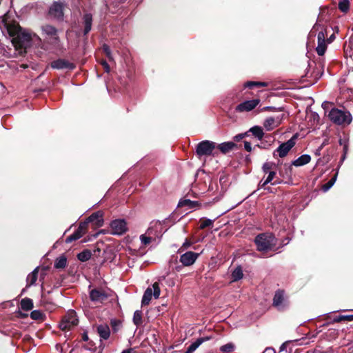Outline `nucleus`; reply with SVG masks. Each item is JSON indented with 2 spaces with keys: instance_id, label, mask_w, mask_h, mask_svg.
<instances>
[{
  "instance_id": "f257e3e1",
  "label": "nucleus",
  "mask_w": 353,
  "mask_h": 353,
  "mask_svg": "<svg viewBox=\"0 0 353 353\" xmlns=\"http://www.w3.org/2000/svg\"><path fill=\"white\" fill-rule=\"evenodd\" d=\"M325 12H327V8H321V12L317 21L310 32V34H314L315 32L319 31L317 37L318 46L316 48V51L319 56H323L327 50L326 37L327 36V31L325 23L327 22V19H325Z\"/></svg>"
},
{
  "instance_id": "f03ea898",
  "label": "nucleus",
  "mask_w": 353,
  "mask_h": 353,
  "mask_svg": "<svg viewBox=\"0 0 353 353\" xmlns=\"http://www.w3.org/2000/svg\"><path fill=\"white\" fill-rule=\"evenodd\" d=\"M8 32L12 37V43L16 50H26L32 41L31 35L26 32L17 23L8 26Z\"/></svg>"
},
{
  "instance_id": "7ed1b4c3",
  "label": "nucleus",
  "mask_w": 353,
  "mask_h": 353,
  "mask_svg": "<svg viewBox=\"0 0 353 353\" xmlns=\"http://www.w3.org/2000/svg\"><path fill=\"white\" fill-rule=\"evenodd\" d=\"M277 239L272 233H261L254 239L257 250L265 252L273 250L276 245Z\"/></svg>"
},
{
  "instance_id": "20e7f679",
  "label": "nucleus",
  "mask_w": 353,
  "mask_h": 353,
  "mask_svg": "<svg viewBox=\"0 0 353 353\" xmlns=\"http://www.w3.org/2000/svg\"><path fill=\"white\" fill-rule=\"evenodd\" d=\"M329 119L336 125H348L352 121V114L349 111L332 108L329 114Z\"/></svg>"
},
{
  "instance_id": "39448f33",
  "label": "nucleus",
  "mask_w": 353,
  "mask_h": 353,
  "mask_svg": "<svg viewBox=\"0 0 353 353\" xmlns=\"http://www.w3.org/2000/svg\"><path fill=\"white\" fill-rule=\"evenodd\" d=\"M272 305L279 312H284L289 307V296L284 290L279 289L275 292Z\"/></svg>"
},
{
  "instance_id": "423d86ee",
  "label": "nucleus",
  "mask_w": 353,
  "mask_h": 353,
  "mask_svg": "<svg viewBox=\"0 0 353 353\" xmlns=\"http://www.w3.org/2000/svg\"><path fill=\"white\" fill-rule=\"evenodd\" d=\"M216 148V143L209 140L199 142L196 146V154L200 158L203 156H218L217 152H214Z\"/></svg>"
},
{
  "instance_id": "0eeeda50",
  "label": "nucleus",
  "mask_w": 353,
  "mask_h": 353,
  "mask_svg": "<svg viewBox=\"0 0 353 353\" xmlns=\"http://www.w3.org/2000/svg\"><path fill=\"white\" fill-rule=\"evenodd\" d=\"M79 320L74 310H70L63 316L60 323L59 328L61 330H70L74 326L77 325Z\"/></svg>"
},
{
  "instance_id": "6e6552de",
  "label": "nucleus",
  "mask_w": 353,
  "mask_h": 353,
  "mask_svg": "<svg viewBox=\"0 0 353 353\" xmlns=\"http://www.w3.org/2000/svg\"><path fill=\"white\" fill-rule=\"evenodd\" d=\"M298 134H294L291 139L286 142L281 143L273 152L274 157L279 156L281 158L286 157L290 150L295 145Z\"/></svg>"
},
{
  "instance_id": "1a4fd4ad",
  "label": "nucleus",
  "mask_w": 353,
  "mask_h": 353,
  "mask_svg": "<svg viewBox=\"0 0 353 353\" xmlns=\"http://www.w3.org/2000/svg\"><path fill=\"white\" fill-rule=\"evenodd\" d=\"M64 4L61 2L54 1L49 8L48 17L57 21H63L64 19Z\"/></svg>"
},
{
  "instance_id": "9d476101",
  "label": "nucleus",
  "mask_w": 353,
  "mask_h": 353,
  "mask_svg": "<svg viewBox=\"0 0 353 353\" xmlns=\"http://www.w3.org/2000/svg\"><path fill=\"white\" fill-rule=\"evenodd\" d=\"M41 30L43 34L49 37L50 44L58 46L60 43L61 41L56 27L50 24H44L41 27Z\"/></svg>"
},
{
  "instance_id": "9b49d317",
  "label": "nucleus",
  "mask_w": 353,
  "mask_h": 353,
  "mask_svg": "<svg viewBox=\"0 0 353 353\" xmlns=\"http://www.w3.org/2000/svg\"><path fill=\"white\" fill-rule=\"evenodd\" d=\"M199 256V253H196L192 251L186 252L180 256L179 261L182 265L176 266L175 270L177 272H179L181 270L183 266H190L193 265L198 259Z\"/></svg>"
},
{
  "instance_id": "f8f14e48",
  "label": "nucleus",
  "mask_w": 353,
  "mask_h": 353,
  "mask_svg": "<svg viewBox=\"0 0 353 353\" xmlns=\"http://www.w3.org/2000/svg\"><path fill=\"white\" fill-rule=\"evenodd\" d=\"M111 234L122 235L128 231L127 223L124 219H115L110 223Z\"/></svg>"
},
{
  "instance_id": "ddd939ff",
  "label": "nucleus",
  "mask_w": 353,
  "mask_h": 353,
  "mask_svg": "<svg viewBox=\"0 0 353 353\" xmlns=\"http://www.w3.org/2000/svg\"><path fill=\"white\" fill-rule=\"evenodd\" d=\"M88 229V227L87 226V223H84L83 221L81 222L73 234L65 239V242L66 243H70L72 241L79 239L87 232Z\"/></svg>"
},
{
  "instance_id": "4468645a",
  "label": "nucleus",
  "mask_w": 353,
  "mask_h": 353,
  "mask_svg": "<svg viewBox=\"0 0 353 353\" xmlns=\"http://www.w3.org/2000/svg\"><path fill=\"white\" fill-rule=\"evenodd\" d=\"M90 299L92 302L103 303L108 298V293L103 288H94L89 292Z\"/></svg>"
},
{
  "instance_id": "2eb2a0df",
  "label": "nucleus",
  "mask_w": 353,
  "mask_h": 353,
  "mask_svg": "<svg viewBox=\"0 0 353 353\" xmlns=\"http://www.w3.org/2000/svg\"><path fill=\"white\" fill-rule=\"evenodd\" d=\"M50 67L57 70L67 69L69 70H73L75 69L76 65L65 59H57L50 63Z\"/></svg>"
},
{
  "instance_id": "dca6fc26",
  "label": "nucleus",
  "mask_w": 353,
  "mask_h": 353,
  "mask_svg": "<svg viewBox=\"0 0 353 353\" xmlns=\"http://www.w3.org/2000/svg\"><path fill=\"white\" fill-rule=\"evenodd\" d=\"M84 223H87V226L88 227V223H92L95 228H100L103 224V212L101 210L93 212L90 216H89Z\"/></svg>"
},
{
  "instance_id": "f3484780",
  "label": "nucleus",
  "mask_w": 353,
  "mask_h": 353,
  "mask_svg": "<svg viewBox=\"0 0 353 353\" xmlns=\"http://www.w3.org/2000/svg\"><path fill=\"white\" fill-rule=\"evenodd\" d=\"M313 63L315 65L313 70L310 72V69H308L305 75V77L311 79L310 80H307L310 83L316 82L323 74V66L321 65L317 66L314 62H313Z\"/></svg>"
},
{
  "instance_id": "a211bd4d",
  "label": "nucleus",
  "mask_w": 353,
  "mask_h": 353,
  "mask_svg": "<svg viewBox=\"0 0 353 353\" xmlns=\"http://www.w3.org/2000/svg\"><path fill=\"white\" fill-rule=\"evenodd\" d=\"M259 103L260 100L259 99L245 101L239 104L235 110L239 112L251 111L254 109Z\"/></svg>"
},
{
  "instance_id": "6ab92c4d",
  "label": "nucleus",
  "mask_w": 353,
  "mask_h": 353,
  "mask_svg": "<svg viewBox=\"0 0 353 353\" xmlns=\"http://www.w3.org/2000/svg\"><path fill=\"white\" fill-rule=\"evenodd\" d=\"M92 15L90 13H85L83 15L81 23L83 26V36H87V34L90 32L92 26Z\"/></svg>"
},
{
  "instance_id": "aec40b11",
  "label": "nucleus",
  "mask_w": 353,
  "mask_h": 353,
  "mask_svg": "<svg viewBox=\"0 0 353 353\" xmlns=\"http://www.w3.org/2000/svg\"><path fill=\"white\" fill-rule=\"evenodd\" d=\"M325 320L327 321V323L323 324L321 327L327 326L330 325L331 323H339L344 321H353V314L350 315H339L335 316L332 320H331L330 316H327L325 317Z\"/></svg>"
},
{
  "instance_id": "412c9836",
  "label": "nucleus",
  "mask_w": 353,
  "mask_h": 353,
  "mask_svg": "<svg viewBox=\"0 0 353 353\" xmlns=\"http://www.w3.org/2000/svg\"><path fill=\"white\" fill-rule=\"evenodd\" d=\"M236 147L237 145L232 141L224 142L220 144L216 143V148L219 149L220 152L223 154H226Z\"/></svg>"
},
{
  "instance_id": "4be33fe9",
  "label": "nucleus",
  "mask_w": 353,
  "mask_h": 353,
  "mask_svg": "<svg viewBox=\"0 0 353 353\" xmlns=\"http://www.w3.org/2000/svg\"><path fill=\"white\" fill-rule=\"evenodd\" d=\"M292 165L284 163L283 167L279 170V174L283 179H290L292 175Z\"/></svg>"
},
{
  "instance_id": "5701e85b",
  "label": "nucleus",
  "mask_w": 353,
  "mask_h": 353,
  "mask_svg": "<svg viewBox=\"0 0 353 353\" xmlns=\"http://www.w3.org/2000/svg\"><path fill=\"white\" fill-rule=\"evenodd\" d=\"M212 336H205L197 339L187 349L185 353H193L203 342L212 339Z\"/></svg>"
},
{
  "instance_id": "b1692460",
  "label": "nucleus",
  "mask_w": 353,
  "mask_h": 353,
  "mask_svg": "<svg viewBox=\"0 0 353 353\" xmlns=\"http://www.w3.org/2000/svg\"><path fill=\"white\" fill-rule=\"evenodd\" d=\"M97 332L99 336L104 340H107L110 335V330L107 324H101L97 327Z\"/></svg>"
},
{
  "instance_id": "393cba45",
  "label": "nucleus",
  "mask_w": 353,
  "mask_h": 353,
  "mask_svg": "<svg viewBox=\"0 0 353 353\" xmlns=\"http://www.w3.org/2000/svg\"><path fill=\"white\" fill-rule=\"evenodd\" d=\"M200 205H201V204L199 203V201H191L190 199H186L180 200L178 203L179 208L188 207V209L195 208Z\"/></svg>"
},
{
  "instance_id": "a878e982",
  "label": "nucleus",
  "mask_w": 353,
  "mask_h": 353,
  "mask_svg": "<svg viewBox=\"0 0 353 353\" xmlns=\"http://www.w3.org/2000/svg\"><path fill=\"white\" fill-rule=\"evenodd\" d=\"M311 161V157L309 154H303L296 160L292 162V165L296 167L303 166Z\"/></svg>"
},
{
  "instance_id": "bb28decb",
  "label": "nucleus",
  "mask_w": 353,
  "mask_h": 353,
  "mask_svg": "<svg viewBox=\"0 0 353 353\" xmlns=\"http://www.w3.org/2000/svg\"><path fill=\"white\" fill-rule=\"evenodd\" d=\"M39 268H36L31 273H30L27 276V287H30L35 283L38 279Z\"/></svg>"
},
{
  "instance_id": "cd10ccee",
  "label": "nucleus",
  "mask_w": 353,
  "mask_h": 353,
  "mask_svg": "<svg viewBox=\"0 0 353 353\" xmlns=\"http://www.w3.org/2000/svg\"><path fill=\"white\" fill-rule=\"evenodd\" d=\"M248 132V133L251 132L252 135L259 140H261L264 136L263 128L258 125L251 128Z\"/></svg>"
},
{
  "instance_id": "c85d7f7f",
  "label": "nucleus",
  "mask_w": 353,
  "mask_h": 353,
  "mask_svg": "<svg viewBox=\"0 0 353 353\" xmlns=\"http://www.w3.org/2000/svg\"><path fill=\"white\" fill-rule=\"evenodd\" d=\"M34 307L33 301L28 297H26L21 301V308L24 311H30Z\"/></svg>"
},
{
  "instance_id": "c756f323",
  "label": "nucleus",
  "mask_w": 353,
  "mask_h": 353,
  "mask_svg": "<svg viewBox=\"0 0 353 353\" xmlns=\"http://www.w3.org/2000/svg\"><path fill=\"white\" fill-rule=\"evenodd\" d=\"M152 297V290L150 288H148L142 297L141 304L142 305H148L150 304Z\"/></svg>"
},
{
  "instance_id": "7c9ffc66",
  "label": "nucleus",
  "mask_w": 353,
  "mask_h": 353,
  "mask_svg": "<svg viewBox=\"0 0 353 353\" xmlns=\"http://www.w3.org/2000/svg\"><path fill=\"white\" fill-rule=\"evenodd\" d=\"M66 265L67 258L64 254H62L61 256L56 259L54 267L56 269H63L66 266Z\"/></svg>"
},
{
  "instance_id": "2f4dec72",
  "label": "nucleus",
  "mask_w": 353,
  "mask_h": 353,
  "mask_svg": "<svg viewBox=\"0 0 353 353\" xmlns=\"http://www.w3.org/2000/svg\"><path fill=\"white\" fill-rule=\"evenodd\" d=\"M232 281L236 282L241 279L243 276L242 268L239 265L232 272Z\"/></svg>"
},
{
  "instance_id": "473e14b6",
  "label": "nucleus",
  "mask_w": 353,
  "mask_h": 353,
  "mask_svg": "<svg viewBox=\"0 0 353 353\" xmlns=\"http://www.w3.org/2000/svg\"><path fill=\"white\" fill-rule=\"evenodd\" d=\"M263 125L268 131H270L276 128L278 124L276 123L275 119L272 117H270L265 120Z\"/></svg>"
},
{
  "instance_id": "72a5a7b5",
  "label": "nucleus",
  "mask_w": 353,
  "mask_h": 353,
  "mask_svg": "<svg viewBox=\"0 0 353 353\" xmlns=\"http://www.w3.org/2000/svg\"><path fill=\"white\" fill-rule=\"evenodd\" d=\"M92 254L90 250L85 249L77 254V259L81 262H86L91 258Z\"/></svg>"
},
{
  "instance_id": "f704fd0d",
  "label": "nucleus",
  "mask_w": 353,
  "mask_h": 353,
  "mask_svg": "<svg viewBox=\"0 0 353 353\" xmlns=\"http://www.w3.org/2000/svg\"><path fill=\"white\" fill-rule=\"evenodd\" d=\"M268 85V83L267 82L263 81H247L244 84V87L249 88H253L254 87L256 88H262V87H267Z\"/></svg>"
},
{
  "instance_id": "c9c22d12",
  "label": "nucleus",
  "mask_w": 353,
  "mask_h": 353,
  "mask_svg": "<svg viewBox=\"0 0 353 353\" xmlns=\"http://www.w3.org/2000/svg\"><path fill=\"white\" fill-rule=\"evenodd\" d=\"M338 8L343 13H347L350 10V3L349 0H341L339 2Z\"/></svg>"
},
{
  "instance_id": "e433bc0d",
  "label": "nucleus",
  "mask_w": 353,
  "mask_h": 353,
  "mask_svg": "<svg viewBox=\"0 0 353 353\" xmlns=\"http://www.w3.org/2000/svg\"><path fill=\"white\" fill-rule=\"evenodd\" d=\"M352 47H353V36H351L349 38L348 46L346 47L345 46V47H344V54H345V57H351L352 56V53H353Z\"/></svg>"
},
{
  "instance_id": "4c0bfd02",
  "label": "nucleus",
  "mask_w": 353,
  "mask_h": 353,
  "mask_svg": "<svg viewBox=\"0 0 353 353\" xmlns=\"http://www.w3.org/2000/svg\"><path fill=\"white\" fill-rule=\"evenodd\" d=\"M133 323L137 327L143 323L142 312L141 310H136L133 316Z\"/></svg>"
},
{
  "instance_id": "58836bf2",
  "label": "nucleus",
  "mask_w": 353,
  "mask_h": 353,
  "mask_svg": "<svg viewBox=\"0 0 353 353\" xmlns=\"http://www.w3.org/2000/svg\"><path fill=\"white\" fill-rule=\"evenodd\" d=\"M30 318L36 321H43L45 314L40 310H33L30 313Z\"/></svg>"
},
{
  "instance_id": "ea45409f",
  "label": "nucleus",
  "mask_w": 353,
  "mask_h": 353,
  "mask_svg": "<svg viewBox=\"0 0 353 353\" xmlns=\"http://www.w3.org/2000/svg\"><path fill=\"white\" fill-rule=\"evenodd\" d=\"M199 222H200L199 229L203 230L208 227L212 226L214 221L203 217L199 220Z\"/></svg>"
},
{
  "instance_id": "a19ab883",
  "label": "nucleus",
  "mask_w": 353,
  "mask_h": 353,
  "mask_svg": "<svg viewBox=\"0 0 353 353\" xmlns=\"http://www.w3.org/2000/svg\"><path fill=\"white\" fill-rule=\"evenodd\" d=\"M276 165L273 162H265L263 163L262 166L263 172L265 174H268L270 171H274L276 169Z\"/></svg>"
},
{
  "instance_id": "79ce46f5",
  "label": "nucleus",
  "mask_w": 353,
  "mask_h": 353,
  "mask_svg": "<svg viewBox=\"0 0 353 353\" xmlns=\"http://www.w3.org/2000/svg\"><path fill=\"white\" fill-rule=\"evenodd\" d=\"M110 325L113 332H117L122 325V321L119 319H111Z\"/></svg>"
},
{
  "instance_id": "37998d69",
  "label": "nucleus",
  "mask_w": 353,
  "mask_h": 353,
  "mask_svg": "<svg viewBox=\"0 0 353 353\" xmlns=\"http://www.w3.org/2000/svg\"><path fill=\"white\" fill-rule=\"evenodd\" d=\"M337 174H335L334 176L329 180L326 183L323 185L322 190L325 192L327 191L335 183L336 179Z\"/></svg>"
},
{
  "instance_id": "c03bdc74",
  "label": "nucleus",
  "mask_w": 353,
  "mask_h": 353,
  "mask_svg": "<svg viewBox=\"0 0 353 353\" xmlns=\"http://www.w3.org/2000/svg\"><path fill=\"white\" fill-rule=\"evenodd\" d=\"M344 82L347 88L353 87V70L347 73L344 78Z\"/></svg>"
},
{
  "instance_id": "a18cd8bd",
  "label": "nucleus",
  "mask_w": 353,
  "mask_h": 353,
  "mask_svg": "<svg viewBox=\"0 0 353 353\" xmlns=\"http://www.w3.org/2000/svg\"><path fill=\"white\" fill-rule=\"evenodd\" d=\"M234 350V345L232 343H228L225 345L221 346L220 351L223 352L230 353Z\"/></svg>"
},
{
  "instance_id": "49530a36",
  "label": "nucleus",
  "mask_w": 353,
  "mask_h": 353,
  "mask_svg": "<svg viewBox=\"0 0 353 353\" xmlns=\"http://www.w3.org/2000/svg\"><path fill=\"white\" fill-rule=\"evenodd\" d=\"M152 288H153V290H154L152 292V295L154 296V297L155 299H158L159 297L160 293H161V290L159 288V283L154 282L152 285Z\"/></svg>"
},
{
  "instance_id": "de8ad7c7",
  "label": "nucleus",
  "mask_w": 353,
  "mask_h": 353,
  "mask_svg": "<svg viewBox=\"0 0 353 353\" xmlns=\"http://www.w3.org/2000/svg\"><path fill=\"white\" fill-rule=\"evenodd\" d=\"M102 50L105 56L108 58L109 60H112V53L110 46L108 44L104 43L102 46Z\"/></svg>"
},
{
  "instance_id": "09e8293b",
  "label": "nucleus",
  "mask_w": 353,
  "mask_h": 353,
  "mask_svg": "<svg viewBox=\"0 0 353 353\" xmlns=\"http://www.w3.org/2000/svg\"><path fill=\"white\" fill-rule=\"evenodd\" d=\"M84 348L89 351H94L97 349V347L92 341L89 340L84 345Z\"/></svg>"
},
{
  "instance_id": "8fccbe9b",
  "label": "nucleus",
  "mask_w": 353,
  "mask_h": 353,
  "mask_svg": "<svg viewBox=\"0 0 353 353\" xmlns=\"http://www.w3.org/2000/svg\"><path fill=\"white\" fill-rule=\"evenodd\" d=\"M268 176L265 180V183H272V181L276 177V172L275 171H270L268 173Z\"/></svg>"
},
{
  "instance_id": "3c124183",
  "label": "nucleus",
  "mask_w": 353,
  "mask_h": 353,
  "mask_svg": "<svg viewBox=\"0 0 353 353\" xmlns=\"http://www.w3.org/2000/svg\"><path fill=\"white\" fill-rule=\"evenodd\" d=\"M140 239H141V243L144 245H148L152 241V238L151 237L146 236L144 234L141 235Z\"/></svg>"
},
{
  "instance_id": "603ef678",
  "label": "nucleus",
  "mask_w": 353,
  "mask_h": 353,
  "mask_svg": "<svg viewBox=\"0 0 353 353\" xmlns=\"http://www.w3.org/2000/svg\"><path fill=\"white\" fill-rule=\"evenodd\" d=\"M247 136H248V132H246L245 133L238 134L234 137V141H239L242 140L243 139H244Z\"/></svg>"
},
{
  "instance_id": "864d4df0",
  "label": "nucleus",
  "mask_w": 353,
  "mask_h": 353,
  "mask_svg": "<svg viewBox=\"0 0 353 353\" xmlns=\"http://www.w3.org/2000/svg\"><path fill=\"white\" fill-rule=\"evenodd\" d=\"M101 65L103 66V70L105 72L109 73L110 71V67L108 62L105 60H102L101 61Z\"/></svg>"
},
{
  "instance_id": "5fc2aeb1",
  "label": "nucleus",
  "mask_w": 353,
  "mask_h": 353,
  "mask_svg": "<svg viewBox=\"0 0 353 353\" xmlns=\"http://www.w3.org/2000/svg\"><path fill=\"white\" fill-rule=\"evenodd\" d=\"M192 243L189 239H186L185 242L183 243L182 246L179 249V251H181V250L188 249L189 247L191 246Z\"/></svg>"
},
{
  "instance_id": "6e6d98bb",
  "label": "nucleus",
  "mask_w": 353,
  "mask_h": 353,
  "mask_svg": "<svg viewBox=\"0 0 353 353\" xmlns=\"http://www.w3.org/2000/svg\"><path fill=\"white\" fill-rule=\"evenodd\" d=\"M347 150H348V145H347V143H344V145H343V155L341 157V161H343L345 159L346 154L347 153Z\"/></svg>"
},
{
  "instance_id": "4d7b16f0",
  "label": "nucleus",
  "mask_w": 353,
  "mask_h": 353,
  "mask_svg": "<svg viewBox=\"0 0 353 353\" xmlns=\"http://www.w3.org/2000/svg\"><path fill=\"white\" fill-rule=\"evenodd\" d=\"M244 148L248 152L252 151V145L251 143L248 141H244Z\"/></svg>"
},
{
  "instance_id": "13d9d810",
  "label": "nucleus",
  "mask_w": 353,
  "mask_h": 353,
  "mask_svg": "<svg viewBox=\"0 0 353 353\" xmlns=\"http://www.w3.org/2000/svg\"><path fill=\"white\" fill-rule=\"evenodd\" d=\"M17 314V317H19V318H21V319H25L26 317H28V314H26V313H23L21 311L19 310L18 312H16Z\"/></svg>"
},
{
  "instance_id": "bf43d9fd",
  "label": "nucleus",
  "mask_w": 353,
  "mask_h": 353,
  "mask_svg": "<svg viewBox=\"0 0 353 353\" xmlns=\"http://www.w3.org/2000/svg\"><path fill=\"white\" fill-rule=\"evenodd\" d=\"M276 110V108L274 107H272V106H265V107H263L261 111H275Z\"/></svg>"
},
{
  "instance_id": "052dcab7",
  "label": "nucleus",
  "mask_w": 353,
  "mask_h": 353,
  "mask_svg": "<svg viewBox=\"0 0 353 353\" xmlns=\"http://www.w3.org/2000/svg\"><path fill=\"white\" fill-rule=\"evenodd\" d=\"M262 353H276L273 347H266Z\"/></svg>"
},
{
  "instance_id": "680f3d73",
  "label": "nucleus",
  "mask_w": 353,
  "mask_h": 353,
  "mask_svg": "<svg viewBox=\"0 0 353 353\" xmlns=\"http://www.w3.org/2000/svg\"><path fill=\"white\" fill-rule=\"evenodd\" d=\"M268 183H265V181H263L261 180V181L259 182V186L260 188H263V189L266 190V189H267V188H266L265 186H266V185H268ZM269 189H270V188H268V190H269Z\"/></svg>"
},
{
  "instance_id": "e2e57ef3",
  "label": "nucleus",
  "mask_w": 353,
  "mask_h": 353,
  "mask_svg": "<svg viewBox=\"0 0 353 353\" xmlns=\"http://www.w3.org/2000/svg\"><path fill=\"white\" fill-rule=\"evenodd\" d=\"M82 340L83 341H86V342L89 341V338H88L87 332H85L82 334Z\"/></svg>"
},
{
  "instance_id": "0e129e2a",
  "label": "nucleus",
  "mask_w": 353,
  "mask_h": 353,
  "mask_svg": "<svg viewBox=\"0 0 353 353\" xmlns=\"http://www.w3.org/2000/svg\"><path fill=\"white\" fill-rule=\"evenodd\" d=\"M282 181H283V179L276 178V180L271 183H272V185H275L281 184L282 183Z\"/></svg>"
},
{
  "instance_id": "69168bd1",
  "label": "nucleus",
  "mask_w": 353,
  "mask_h": 353,
  "mask_svg": "<svg viewBox=\"0 0 353 353\" xmlns=\"http://www.w3.org/2000/svg\"><path fill=\"white\" fill-rule=\"evenodd\" d=\"M334 39H335V36H334V34H332L330 37V38H328V39H327V41L328 43H331V42H332Z\"/></svg>"
},
{
  "instance_id": "338daca9",
  "label": "nucleus",
  "mask_w": 353,
  "mask_h": 353,
  "mask_svg": "<svg viewBox=\"0 0 353 353\" xmlns=\"http://www.w3.org/2000/svg\"><path fill=\"white\" fill-rule=\"evenodd\" d=\"M285 348H286V344L285 343H283L281 345V346L280 347V352L283 351Z\"/></svg>"
},
{
  "instance_id": "774afa93",
  "label": "nucleus",
  "mask_w": 353,
  "mask_h": 353,
  "mask_svg": "<svg viewBox=\"0 0 353 353\" xmlns=\"http://www.w3.org/2000/svg\"><path fill=\"white\" fill-rule=\"evenodd\" d=\"M344 143H346V141H345V140H344V139H339V144H340L341 145H344Z\"/></svg>"
}]
</instances>
